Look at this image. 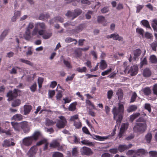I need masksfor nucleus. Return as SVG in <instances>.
<instances>
[{
  "label": "nucleus",
  "instance_id": "nucleus-1",
  "mask_svg": "<svg viewBox=\"0 0 157 157\" xmlns=\"http://www.w3.org/2000/svg\"><path fill=\"white\" fill-rule=\"evenodd\" d=\"M124 108L123 103L121 102H120L118 104V107L114 106L112 109V112L113 115V118L116 119L117 117H118L116 123L119 124L123 118V115L124 113Z\"/></svg>",
  "mask_w": 157,
  "mask_h": 157
},
{
  "label": "nucleus",
  "instance_id": "nucleus-2",
  "mask_svg": "<svg viewBox=\"0 0 157 157\" xmlns=\"http://www.w3.org/2000/svg\"><path fill=\"white\" fill-rule=\"evenodd\" d=\"M147 126L145 123H137L133 128L135 132H143L146 129Z\"/></svg>",
  "mask_w": 157,
  "mask_h": 157
},
{
  "label": "nucleus",
  "instance_id": "nucleus-3",
  "mask_svg": "<svg viewBox=\"0 0 157 157\" xmlns=\"http://www.w3.org/2000/svg\"><path fill=\"white\" fill-rule=\"evenodd\" d=\"M82 10L80 9H76L73 12L68 11L65 15L68 17L71 18L72 20L76 18L77 16L80 15L82 13Z\"/></svg>",
  "mask_w": 157,
  "mask_h": 157
},
{
  "label": "nucleus",
  "instance_id": "nucleus-4",
  "mask_svg": "<svg viewBox=\"0 0 157 157\" xmlns=\"http://www.w3.org/2000/svg\"><path fill=\"white\" fill-rule=\"evenodd\" d=\"M127 67L124 70V72L125 73L127 72L128 74H129L131 76H133L136 75L138 72V67L137 65H134L131 66L129 70Z\"/></svg>",
  "mask_w": 157,
  "mask_h": 157
},
{
  "label": "nucleus",
  "instance_id": "nucleus-5",
  "mask_svg": "<svg viewBox=\"0 0 157 157\" xmlns=\"http://www.w3.org/2000/svg\"><path fill=\"white\" fill-rule=\"evenodd\" d=\"M32 138L31 136L24 138L22 140L21 145L22 146H25L27 147L31 146L33 142Z\"/></svg>",
  "mask_w": 157,
  "mask_h": 157
},
{
  "label": "nucleus",
  "instance_id": "nucleus-6",
  "mask_svg": "<svg viewBox=\"0 0 157 157\" xmlns=\"http://www.w3.org/2000/svg\"><path fill=\"white\" fill-rule=\"evenodd\" d=\"M39 35L42 36L43 38L44 39L49 38L52 35V33L51 32H45L43 30H40L39 31Z\"/></svg>",
  "mask_w": 157,
  "mask_h": 157
},
{
  "label": "nucleus",
  "instance_id": "nucleus-7",
  "mask_svg": "<svg viewBox=\"0 0 157 157\" xmlns=\"http://www.w3.org/2000/svg\"><path fill=\"white\" fill-rule=\"evenodd\" d=\"M128 125L129 124L128 122L122 124L118 134V136L119 138H121L122 137L125 131L128 128Z\"/></svg>",
  "mask_w": 157,
  "mask_h": 157
},
{
  "label": "nucleus",
  "instance_id": "nucleus-8",
  "mask_svg": "<svg viewBox=\"0 0 157 157\" xmlns=\"http://www.w3.org/2000/svg\"><path fill=\"white\" fill-rule=\"evenodd\" d=\"M80 151L82 155H89L93 154L91 149L86 147H81L80 149Z\"/></svg>",
  "mask_w": 157,
  "mask_h": 157
},
{
  "label": "nucleus",
  "instance_id": "nucleus-9",
  "mask_svg": "<svg viewBox=\"0 0 157 157\" xmlns=\"http://www.w3.org/2000/svg\"><path fill=\"white\" fill-rule=\"evenodd\" d=\"M60 119L57 122L56 126L59 128H63L65 126L66 121L63 117L62 116L59 117Z\"/></svg>",
  "mask_w": 157,
  "mask_h": 157
},
{
  "label": "nucleus",
  "instance_id": "nucleus-10",
  "mask_svg": "<svg viewBox=\"0 0 157 157\" xmlns=\"http://www.w3.org/2000/svg\"><path fill=\"white\" fill-rule=\"evenodd\" d=\"M17 90L15 89L13 91H10L7 94V96L8 97L7 100L8 101L12 100L17 96Z\"/></svg>",
  "mask_w": 157,
  "mask_h": 157
},
{
  "label": "nucleus",
  "instance_id": "nucleus-11",
  "mask_svg": "<svg viewBox=\"0 0 157 157\" xmlns=\"http://www.w3.org/2000/svg\"><path fill=\"white\" fill-rule=\"evenodd\" d=\"M37 148L36 145L32 147L28 152L29 157H34L37 151Z\"/></svg>",
  "mask_w": 157,
  "mask_h": 157
},
{
  "label": "nucleus",
  "instance_id": "nucleus-12",
  "mask_svg": "<svg viewBox=\"0 0 157 157\" xmlns=\"http://www.w3.org/2000/svg\"><path fill=\"white\" fill-rule=\"evenodd\" d=\"M21 130L22 129L24 132L28 133L30 130L27 122L26 121H23L20 123Z\"/></svg>",
  "mask_w": 157,
  "mask_h": 157
},
{
  "label": "nucleus",
  "instance_id": "nucleus-13",
  "mask_svg": "<svg viewBox=\"0 0 157 157\" xmlns=\"http://www.w3.org/2000/svg\"><path fill=\"white\" fill-rule=\"evenodd\" d=\"M11 124L15 131L18 132L21 130L20 123L12 122Z\"/></svg>",
  "mask_w": 157,
  "mask_h": 157
},
{
  "label": "nucleus",
  "instance_id": "nucleus-14",
  "mask_svg": "<svg viewBox=\"0 0 157 157\" xmlns=\"http://www.w3.org/2000/svg\"><path fill=\"white\" fill-rule=\"evenodd\" d=\"M35 27L38 30H40L45 29H46V26L44 23L38 22L35 24Z\"/></svg>",
  "mask_w": 157,
  "mask_h": 157
},
{
  "label": "nucleus",
  "instance_id": "nucleus-15",
  "mask_svg": "<svg viewBox=\"0 0 157 157\" xmlns=\"http://www.w3.org/2000/svg\"><path fill=\"white\" fill-rule=\"evenodd\" d=\"M25 38L27 40H29L32 39V37L30 30L26 29L24 35Z\"/></svg>",
  "mask_w": 157,
  "mask_h": 157
},
{
  "label": "nucleus",
  "instance_id": "nucleus-16",
  "mask_svg": "<svg viewBox=\"0 0 157 157\" xmlns=\"http://www.w3.org/2000/svg\"><path fill=\"white\" fill-rule=\"evenodd\" d=\"M41 136V134L40 132L36 131L31 136L32 137V138L33 141H36Z\"/></svg>",
  "mask_w": 157,
  "mask_h": 157
},
{
  "label": "nucleus",
  "instance_id": "nucleus-17",
  "mask_svg": "<svg viewBox=\"0 0 157 157\" xmlns=\"http://www.w3.org/2000/svg\"><path fill=\"white\" fill-rule=\"evenodd\" d=\"M2 145L3 147H7L10 146H14L15 143L13 142H11L10 140H4Z\"/></svg>",
  "mask_w": 157,
  "mask_h": 157
},
{
  "label": "nucleus",
  "instance_id": "nucleus-18",
  "mask_svg": "<svg viewBox=\"0 0 157 157\" xmlns=\"http://www.w3.org/2000/svg\"><path fill=\"white\" fill-rule=\"evenodd\" d=\"M68 140L69 141L71 142L72 140H73V142L76 144L79 143L80 144V139L78 138L76 136L74 135L73 136H70L68 138Z\"/></svg>",
  "mask_w": 157,
  "mask_h": 157
},
{
  "label": "nucleus",
  "instance_id": "nucleus-19",
  "mask_svg": "<svg viewBox=\"0 0 157 157\" xmlns=\"http://www.w3.org/2000/svg\"><path fill=\"white\" fill-rule=\"evenodd\" d=\"M141 53V50L140 49H137L133 51L134 59L135 60L138 59L139 56Z\"/></svg>",
  "mask_w": 157,
  "mask_h": 157
},
{
  "label": "nucleus",
  "instance_id": "nucleus-20",
  "mask_svg": "<svg viewBox=\"0 0 157 157\" xmlns=\"http://www.w3.org/2000/svg\"><path fill=\"white\" fill-rule=\"evenodd\" d=\"M32 109V106L29 105H25L24 106V114L26 115L29 113Z\"/></svg>",
  "mask_w": 157,
  "mask_h": 157
},
{
  "label": "nucleus",
  "instance_id": "nucleus-21",
  "mask_svg": "<svg viewBox=\"0 0 157 157\" xmlns=\"http://www.w3.org/2000/svg\"><path fill=\"white\" fill-rule=\"evenodd\" d=\"M112 38L114 40H118L120 41H122L123 39L122 37L120 36L117 33H115L112 34Z\"/></svg>",
  "mask_w": 157,
  "mask_h": 157
},
{
  "label": "nucleus",
  "instance_id": "nucleus-22",
  "mask_svg": "<svg viewBox=\"0 0 157 157\" xmlns=\"http://www.w3.org/2000/svg\"><path fill=\"white\" fill-rule=\"evenodd\" d=\"M59 146V144L57 140H53L50 144V146L52 148H56Z\"/></svg>",
  "mask_w": 157,
  "mask_h": 157
},
{
  "label": "nucleus",
  "instance_id": "nucleus-23",
  "mask_svg": "<svg viewBox=\"0 0 157 157\" xmlns=\"http://www.w3.org/2000/svg\"><path fill=\"white\" fill-rule=\"evenodd\" d=\"M109 136H100L98 135H95V138L94 139L98 140L103 141L108 139Z\"/></svg>",
  "mask_w": 157,
  "mask_h": 157
},
{
  "label": "nucleus",
  "instance_id": "nucleus-24",
  "mask_svg": "<svg viewBox=\"0 0 157 157\" xmlns=\"http://www.w3.org/2000/svg\"><path fill=\"white\" fill-rule=\"evenodd\" d=\"M100 64L99 68L100 69L104 70L107 67V63L104 60H101L100 62Z\"/></svg>",
  "mask_w": 157,
  "mask_h": 157
},
{
  "label": "nucleus",
  "instance_id": "nucleus-25",
  "mask_svg": "<svg viewBox=\"0 0 157 157\" xmlns=\"http://www.w3.org/2000/svg\"><path fill=\"white\" fill-rule=\"evenodd\" d=\"M147 152L143 149H140L136 150V155H144L147 154Z\"/></svg>",
  "mask_w": 157,
  "mask_h": 157
},
{
  "label": "nucleus",
  "instance_id": "nucleus-26",
  "mask_svg": "<svg viewBox=\"0 0 157 157\" xmlns=\"http://www.w3.org/2000/svg\"><path fill=\"white\" fill-rule=\"evenodd\" d=\"M98 22L103 24L104 25H105L106 24V21L105 20V17L103 16H98Z\"/></svg>",
  "mask_w": 157,
  "mask_h": 157
},
{
  "label": "nucleus",
  "instance_id": "nucleus-27",
  "mask_svg": "<svg viewBox=\"0 0 157 157\" xmlns=\"http://www.w3.org/2000/svg\"><path fill=\"white\" fill-rule=\"evenodd\" d=\"M151 71L150 69L147 68H146L144 71L143 75L144 76L148 77L150 76L151 75Z\"/></svg>",
  "mask_w": 157,
  "mask_h": 157
},
{
  "label": "nucleus",
  "instance_id": "nucleus-28",
  "mask_svg": "<svg viewBox=\"0 0 157 157\" xmlns=\"http://www.w3.org/2000/svg\"><path fill=\"white\" fill-rule=\"evenodd\" d=\"M151 25L154 31L157 32V19H153Z\"/></svg>",
  "mask_w": 157,
  "mask_h": 157
},
{
  "label": "nucleus",
  "instance_id": "nucleus-29",
  "mask_svg": "<svg viewBox=\"0 0 157 157\" xmlns=\"http://www.w3.org/2000/svg\"><path fill=\"white\" fill-rule=\"evenodd\" d=\"M127 149V146L125 145L120 144L119 145L118 148V150L120 152H122Z\"/></svg>",
  "mask_w": 157,
  "mask_h": 157
},
{
  "label": "nucleus",
  "instance_id": "nucleus-30",
  "mask_svg": "<svg viewBox=\"0 0 157 157\" xmlns=\"http://www.w3.org/2000/svg\"><path fill=\"white\" fill-rule=\"evenodd\" d=\"M12 120L21 121L22 119V116L20 114H17L14 115L12 118Z\"/></svg>",
  "mask_w": 157,
  "mask_h": 157
},
{
  "label": "nucleus",
  "instance_id": "nucleus-31",
  "mask_svg": "<svg viewBox=\"0 0 157 157\" xmlns=\"http://www.w3.org/2000/svg\"><path fill=\"white\" fill-rule=\"evenodd\" d=\"M80 143L83 145L89 146H93L94 145V144L92 142L89 141L88 140H82L81 141Z\"/></svg>",
  "mask_w": 157,
  "mask_h": 157
},
{
  "label": "nucleus",
  "instance_id": "nucleus-32",
  "mask_svg": "<svg viewBox=\"0 0 157 157\" xmlns=\"http://www.w3.org/2000/svg\"><path fill=\"white\" fill-rule=\"evenodd\" d=\"M81 52L82 51L81 48H78L75 50L74 54L76 57H78L81 56Z\"/></svg>",
  "mask_w": 157,
  "mask_h": 157
},
{
  "label": "nucleus",
  "instance_id": "nucleus-33",
  "mask_svg": "<svg viewBox=\"0 0 157 157\" xmlns=\"http://www.w3.org/2000/svg\"><path fill=\"white\" fill-rule=\"evenodd\" d=\"M140 115V114L139 113H134L133 114L131 115L130 116V121L131 122L133 121L134 119L139 117Z\"/></svg>",
  "mask_w": 157,
  "mask_h": 157
},
{
  "label": "nucleus",
  "instance_id": "nucleus-34",
  "mask_svg": "<svg viewBox=\"0 0 157 157\" xmlns=\"http://www.w3.org/2000/svg\"><path fill=\"white\" fill-rule=\"evenodd\" d=\"M137 109V106L135 105H132L129 106L127 109L128 113L135 111Z\"/></svg>",
  "mask_w": 157,
  "mask_h": 157
},
{
  "label": "nucleus",
  "instance_id": "nucleus-35",
  "mask_svg": "<svg viewBox=\"0 0 157 157\" xmlns=\"http://www.w3.org/2000/svg\"><path fill=\"white\" fill-rule=\"evenodd\" d=\"M116 94L117 95L119 100H121L122 99L123 96V93L121 89H119L117 90Z\"/></svg>",
  "mask_w": 157,
  "mask_h": 157
},
{
  "label": "nucleus",
  "instance_id": "nucleus-36",
  "mask_svg": "<svg viewBox=\"0 0 157 157\" xmlns=\"http://www.w3.org/2000/svg\"><path fill=\"white\" fill-rule=\"evenodd\" d=\"M150 62L153 63H157V58L154 55H152L150 56L149 58Z\"/></svg>",
  "mask_w": 157,
  "mask_h": 157
},
{
  "label": "nucleus",
  "instance_id": "nucleus-37",
  "mask_svg": "<svg viewBox=\"0 0 157 157\" xmlns=\"http://www.w3.org/2000/svg\"><path fill=\"white\" fill-rule=\"evenodd\" d=\"M141 22L142 24L144 26L147 28H149L151 29V28L150 27L148 21L146 20H142Z\"/></svg>",
  "mask_w": 157,
  "mask_h": 157
},
{
  "label": "nucleus",
  "instance_id": "nucleus-38",
  "mask_svg": "<svg viewBox=\"0 0 157 157\" xmlns=\"http://www.w3.org/2000/svg\"><path fill=\"white\" fill-rule=\"evenodd\" d=\"M21 103L20 100L17 99L14 100L12 103V106L13 107H15L20 105Z\"/></svg>",
  "mask_w": 157,
  "mask_h": 157
},
{
  "label": "nucleus",
  "instance_id": "nucleus-39",
  "mask_svg": "<svg viewBox=\"0 0 157 157\" xmlns=\"http://www.w3.org/2000/svg\"><path fill=\"white\" fill-rule=\"evenodd\" d=\"M76 102H74L71 104L69 106L68 110L70 111H74L76 109Z\"/></svg>",
  "mask_w": 157,
  "mask_h": 157
},
{
  "label": "nucleus",
  "instance_id": "nucleus-40",
  "mask_svg": "<svg viewBox=\"0 0 157 157\" xmlns=\"http://www.w3.org/2000/svg\"><path fill=\"white\" fill-rule=\"evenodd\" d=\"M74 125L76 128H79L82 126V123L80 120H78L77 121L74 122Z\"/></svg>",
  "mask_w": 157,
  "mask_h": 157
},
{
  "label": "nucleus",
  "instance_id": "nucleus-41",
  "mask_svg": "<svg viewBox=\"0 0 157 157\" xmlns=\"http://www.w3.org/2000/svg\"><path fill=\"white\" fill-rule=\"evenodd\" d=\"M86 68L85 67H78L76 69V71L81 73L86 72Z\"/></svg>",
  "mask_w": 157,
  "mask_h": 157
},
{
  "label": "nucleus",
  "instance_id": "nucleus-42",
  "mask_svg": "<svg viewBox=\"0 0 157 157\" xmlns=\"http://www.w3.org/2000/svg\"><path fill=\"white\" fill-rule=\"evenodd\" d=\"M56 123V121H54L52 120L47 119L46 121V125L49 126L55 124Z\"/></svg>",
  "mask_w": 157,
  "mask_h": 157
},
{
  "label": "nucleus",
  "instance_id": "nucleus-43",
  "mask_svg": "<svg viewBox=\"0 0 157 157\" xmlns=\"http://www.w3.org/2000/svg\"><path fill=\"white\" fill-rule=\"evenodd\" d=\"M152 134L151 133H148L145 136V138L147 141L148 143H149L152 138Z\"/></svg>",
  "mask_w": 157,
  "mask_h": 157
},
{
  "label": "nucleus",
  "instance_id": "nucleus-44",
  "mask_svg": "<svg viewBox=\"0 0 157 157\" xmlns=\"http://www.w3.org/2000/svg\"><path fill=\"white\" fill-rule=\"evenodd\" d=\"M78 153V147H75L72 150V154L73 156H76Z\"/></svg>",
  "mask_w": 157,
  "mask_h": 157
},
{
  "label": "nucleus",
  "instance_id": "nucleus-45",
  "mask_svg": "<svg viewBox=\"0 0 157 157\" xmlns=\"http://www.w3.org/2000/svg\"><path fill=\"white\" fill-rule=\"evenodd\" d=\"M8 32V30L7 29L5 30L0 36L1 39L2 40L6 36Z\"/></svg>",
  "mask_w": 157,
  "mask_h": 157
},
{
  "label": "nucleus",
  "instance_id": "nucleus-46",
  "mask_svg": "<svg viewBox=\"0 0 157 157\" xmlns=\"http://www.w3.org/2000/svg\"><path fill=\"white\" fill-rule=\"evenodd\" d=\"M136 32L140 35H141L143 37L144 30L141 28H138L136 29Z\"/></svg>",
  "mask_w": 157,
  "mask_h": 157
},
{
  "label": "nucleus",
  "instance_id": "nucleus-47",
  "mask_svg": "<svg viewBox=\"0 0 157 157\" xmlns=\"http://www.w3.org/2000/svg\"><path fill=\"white\" fill-rule=\"evenodd\" d=\"M153 50L156 51V48L157 47V42L154 41L150 44Z\"/></svg>",
  "mask_w": 157,
  "mask_h": 157
},
{
  "label": "nucleus",
  "instance_id": "nucleus-48",
  "mask_svg": "<svg viewBox=\"0 0 157 157\" xmlns=\"http://www.w3.org/2000/svg\"><path fill=\"white\" fill-rule=\"evenodd\" d=\"M55 20L56 21H59L61 22H63V19L61 17H57L55 18L54 19H52L51 20L50 22L51 23H53V22H52V21H53V20Z\"/></svg>",
  "mask_w": 157,
  "mask_h": 157
},
{
  "label": "nucleus",
  "instance_id": "nucleus-49",
  "mask_svg": "<svg viewBox=\"0 0 157 157\" xmlns=\"http://www.w3.org/2000/svg\"><path fill=\"white\" fill-rule=\"evenodd\" d=\"M83 25H80L78 26L76 29L74 30V32L75 33H78L81 31L83 29Z\"/></svg>",
  "mask_w": 157,
  "mask_h": 157
},
{
  "label": "nucleus",
  "instance_id": "nucleus-50",
  "mask_svg": "<svg viewBox=\"0 0 157 157\" xmlns=\"http://www.w3.org/2000/svg\"><path fill=\"white\" fill-rule=\"evenodd\" d=\"M126 155H136V150H129L126 152Z\"/></svg>",
  "mask_w": 157,
  "mask_h": 157
},
{
  "label": "nucleus",
  "instance_id": "nucleus-51",
  "mask_svg": "<svg viewBox=\"0 0 157 157\" xmlns=\"http://www.w3.org/2000/svg\"><path fill=\"white\" fill-rule=\"evenodd\" d=\"M63 63L68 68H72V66L71 64L68 61L64 60Z\"/></svg>",
  "mask_w": 157,
  "mask_h": 157
},
{
  "label": "nucleus",
  "instance_id": "nucleus-52",
  "mask_svg": "<svg viewBox=\"0 0 157 157\" xmlns=\"http://www.w3.org/2000/svg\"><path fill=\"white\" fill-rule=\"evenodd\" d=\"M144 36L147 39H152L153 36L152 34L148 32H146L144 34Z\"/></svg>",
  "mask_w": 157,
  "mask_h": 157
},
{
  "label": "nucleus",
  "instance_id": "nucleus-53",
  "mask_svg": "<svg viewBox=\"0 0 157 157\" xmlns=\"http://www.w3.org/2000/svg\"><path fill=\"white\" fill-rule=\"evenodd\" d=\"M144 7L143 5H137L136 6V13H139L140 12V10L142 9Z\"/></svg>",
  "mask_w": 157,
  "mask_h": 157
},
{
  "label": "nucleus",
  "instance_id": "nucleus-54",
  "mask_svg": "<svg viewBox=\"0 0 157 157\" xmlns=\"http://www.w3.org/2000/svg\"><path fill=\"white\" fill-rule=\"evenodd\" d=\"M39 30H38L35 27V28L33 29L31 33L32 36V38L33 36L36 35L37 34V33H38V32Z\"/></svg>",
  "mask_w": 157,
  "mask_h": 157
},
{
  "label": "nucleus",
  "instance_id": "nucleus-55",
  "mask_svg": "<svg viewBox=\"0 0 157 157\" xmlns=\"http://www.w3.org/2000/svg\"><path fill=\"white\" fill-rule=\"evenodd\" d=\"M78 116V115L77 114L71 116L70 120L71 121H75L76 120H79Z\"/></svg>",
  "mask_w": 157,
  "mask_h": 157
},
{
  "label": "nucleus",
  "instance_id": "nucleus-56",
  "mask_svg": "<svg viewBox=\"0 0 157 157\" xmlns=\"http://www.w3.org/2000/svg\"><path fill=\"white\" fill-rule=\"evenodd\" d=\"M46 142V139H43L36 143V146H39L43 144H44Z\"/></svg>",
  "mask_w": 157,
  "mask_h": 157
},
{
  "label": "nucleus",
  "instance_id": "nucleus-57",
  "mask_svg": "<svg viewBox=\"0 0 157 157\" xmlns=\"http://www.w3.org/2000/svg\"><path fill=\"white\" fill-rule=\"evenodd\" d=\"M46 142V139H43L36 143V146H39L43 144H44Z\"/></svg>",
  "mask_w": 157,
  "mask_h": 157
},
{
  "label": "nucleus",
  "instance_id": "nucleus-58",
  "mask_svg": "<svg viewBox=\"0 0 157 157\" xmlns=\"http://www.w3.org/2000/svg\"><path fill=\"white\" fill-rule=\"evenodd\" d=\"M52 157H63L62 154L59 152H54L53 155Z\"/></svg>",
  "mask_w": 157,
  "mask_h": 157
},
{
  "label": "nucleus",
  "instance_id": "nucleus-59",
  "mask_svg": "<svg viewBox=\"0 0 157 157\" xmlns=\"http://www.w3.org/2000/svg\"><path fill=\"white\" fill-rule=\"evenodd\" d=\"M144 108L145 109L147 110L150 113L151 111V105L149 103H145L144 104Z\"/></svg>",
  "mask_w": 157,
  "mask_h": 157
},
{
  "label": "nucleus",
  "instance_id": "nucleus-60",
  "mask_svg": "<svg viewBox=\"0 0 157 157\" xmlns=\"http://www.w3.org/2000/svg\"><path fill=\"white\" fill-rule=\"evenodd\" d=\"M149 154L150 157H156L157 156V151H151L149 152Z\"/></svg>",
  "mask_w": 157,
  "mask_h": 157
},
{
  "label": "nucleus",
  "instance_id": "nucleus-61",
  "mask_svg": "<svg viewBox=\"0 0 157 157\" xmlns=\"http://www.w3.org/2000/svg\"><path fill=\"white\" fill-rule=\"evenodd\" d=\"M144 94L146 95H149L151 93V90L148 87H146L144 90Z\"/></svg>",
  "mask_w": 157,
  "mask_h": 157
},
{
  "label": "nucleus",
  "instance_id": "nucleus-62",
  "mask_svg": "<svg viewBox=\"0 0 157 157\" xmlns=\"http://www.w3.org/2000/svg\"><path fill=\"white\" fill-rule=\"evenodd\" d=\"M137 95L135 92H134L132 94L131 99L130 102H133L136 100Z\"/></svg>",
  "mask_w": 157,
  "mask_h": 157
},
{
  "label": "nucleus",
  "instance_id": "nucleus-63",
  "mask_svg": "<svg viewBox=\"0 0 157 157\" xmlns=\"http://www.w3.org/2000/svg\"><path fill=\"white\" fill-rule=\"evenodd\" d=\"M86 104L88 105L91 106L93 109H95L96 108L94 105V104H93L89 100H86Z\"/></svg>",
  "mask_w": 157,
  "mask_h": 157
},
{
  "label": "nucleus",
  "instance_id": "nucleus-64",
  "mask_svg": "<svg viewBox=\"0 0 157 157\" xmlns=\"http://www.w3.org/2000/svg\"><path fill=\"white\" fill-rule=\"evenodd\" d=\"M36 86L37 85L36 83H34L30 87L31 90L33 92H35L36 89Z\"/></svg>",
  "mask_w": 157,
  "mask_h": 157
}]
</instances>
